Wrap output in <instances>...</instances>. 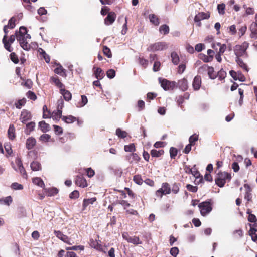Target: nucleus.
Instances as JSON below:
<instances>
[{"label": "nucleus", "instance_id": "1", "mask_svg": "<svg viewBox=\"0 0 257 257\" xmlns=\"http://www.w3.org/2000/svg\"><path fill=\"white\" fill-rule=\"evenodd\" d=\"M27 33V28L24 26H21L19 31H16L15 36L17 40L19 42L21 47L25 50L28 51L30 49V45L26 41L25 34Z\"/></svg>", "mask_w": 257, "mask_h": 257}, {"label": "nucleus", "instance_id": "2", "mask_svg": "<svg viewBox=\"0 0 257 257\" xmlns=\"http://www.w3.org/2000/svg\"><path fill=\"white\" fill-rule=\"evenodd\" d=\"M231 174L225 172L219 171L217 174V177L215 179L216 184L219 187H223L226 183V180H230Z\"/></svg>", "mask_w": 257, "mask_h": 257}, {"label": "nucleus", "instance_id": "3", "mask_svg": "<svg viewBox=\"0 0 257 257\" xmlns=\"http://www.w3.org/2000/svg\"><path fill=\"white\" fill-rule=\"evenodd\" d=\"M249 44L244 42L241 45H236L233 48V51L236 58H240L246 54V50L248 47Z\"/></svg>", "mask_w": 257, "mask_h": 257}, {"label": "nucleus", "instance_id": "4", "mask_svg": "<svg viewBox=\"0 0 257 257\" xmlns=\"http://www.w3.org/2000/svg\"><path fill=\"white\" fill-rule=\"evenodd\" d=\"M158 80L161 86L165 91L173 90L177 87V83L175 81H169L166 79L162 78L161 77H159Z\"/></svg>", "mask_w": 257, "mask_h": 257}, {"label": "nucleus", "instance_id": "5", "mask_svg": "<svg viewBox=\"0 0 257 257\" xmlns=\"http://www.w3.org/2000/svg\"><path fill=\"white\" fill-rule=\"evenodd\" d=\"M198 207L200 209V213L202 216H205L210 212L212 209L210 202L204 201L198 205Z\"/></svg>", "mask_w": 257, "mask_h": 257}, {"label": "nucleus", "instance_id": "6", "mask_svg": "<svg viewBox=\"0 0 257 257\" xmlns=\"http://www.w3.org/2000/svg\"><path fill=\"white\" fill-rule=\"evenodd\" d=\"M167 48V45L165 42H158L151 45L148 50L152 51H161L166 49Z\"/></svg>", "mask_w": 257, "mask_h": 257}, {"label": "nucleus", "instance_id": "7", "mask_svg": "<svg viewBox=\"0 0 257 257\" xmlns=\"http://www.w3.org/2000/svg\"><path fill=\"white\" fill-rule=\"evenodd\" d=\"M229 74L234 80H238L240 82H244L245 81L244 76L242 74L241 72H235L234 70H230Z\"/></svg>", "mask_w": 257, "mask_h": 257}, {"label": "nucleus", "instance_id": "8", "mask_svg": "<svg viewBox=\"0 0 257 257\" xmlns=\"http://www.w3.org/2000/svg\"><path fill=\"white\" fill-rule=\"evenodd\" d=\"M210 17V14L209 13L200 12L198 13L194 17V21L198 22V25L200 26L201 23L200 21L201 20L207 19Z\"/></svg>", "mask_w": 257, "mask_h": 257}, {"label": "nucleus", "instance_id": "9", "mask_svg": "<svg viewBox=\"0 0 257 257\" xmlns=\"http://www.w3.org/2000/svg\"><path fill=\"white\" fill-rule=\"evenodd\" d=\"M32 118L31 113L27 110L23 109L21 114L20 120L23 123H25Z\"/></svg>", "mask_w": 257, "mask_h": 257}, {"label": "nucleus", "instance_id": "10", "mask_svg": "<svg viewBox=\"0 0 257 257\" xmlns=\"http://www.w3.org/2000/svg\"><path fill=\"white\" fill-rule=\"evenodd\" d=\"M115 19V13L113 12H109L104 19V23L106 25H111L114 22Z\"/></svg>", "mask_w": 257, "mask_h": 257}, {"label": "nucleus", "instance_id": "11", "mask_svg": "<svg viewBox=\"0 0 257 257\" xmlns=\"http://www.w3.org/2000/svg\"><path fill=\"white\" fill-rule=\"evenodd\" d=\"M93 70L95 78L98 80H101L104 77V72L100 68L94 66Z\"/></svg>", "mask_w": 257, "mask_h": 257}, {"label": "nucleus", "instance_id": "12", "mask_svg": "<svg viewBox=\"0 0 257 257\" xmlns=\"http://www.w3.org/2000/svg\"><path fill=\"white\" fill-rule=\"evenodd\" d=\"M75 182V184L79 187L84 188L87 186L86 180L81 176H77Z\"/></svg>", "mask_w": 257, "mask_h": 257}, {"label": "nucleus", "instance_id": "13", "mask_svg": "<svg viewBox=\"0 0 257 257\" xmlns=\"http://www.w3.org/2000/svg\"><path fill=\"white\" fill-rule=\"evenodd\" d=\"M201 85V78L200 76L197 75L193 79L192 86L194 90H198Z\"/></svg>", "mask_w": 257, "mask_h": 257}, {"label": "nucleus", "instance_id": "14", "mask_svg": "<svg viewBox=\"0 0 257 257\" xmlns=\"http://www.w3.org/2000/svg\"><path fill=\"white\" fill-rule=\"evenodd\" d=\"M188 82L185 78L180 80L178 83H177V87L183 91L186 90L188 89Z\"/></svg>", "mask_w": 257, "mask_h": 257}, {"label": "nucleus", "instance_id": "15", "mask_svg": "<svg viewBox=\"0 0 257 257\" xmlns=\"http://www.w3.org/2000/svg\"><path fill=\"white\" fill-rule=\"evenodd\" d=\"M16 163L18 166V167L19 168V170L20 173L23 175V176L24 178H26L27 175L26 172V170L23 167L22 162L20 159H17L16 160Z\"/></svg>", "mask_w": 257, "mask_h": 257}, {"label": "nucleus", "instance_id": "16", "mask_svg": "<svg viewBox=\"0 0 257 257\" xmlns=\"http://www.w3.org/2000/svg\"><path fill=\"white\" fill-rule=\"evenodd\" d=\"M36 143V139L31 137L28 138L26 142V147L28 150H31L34 148Z\"/></svg>", "mask_w": 257, "mask_h": 257}, {"label": "nucleus", "instance_id": "17", "mask_svg": "<svg viewBox=\"0 0 257 257\" xmlns=\"http://www.w3.org/2000/svg\"><path fill=\"white\" fill-rule=\"evenodd\" d=\"M54 234L58 238L62 240L63 242L68 243L69 238L67 236L63 234L62 232L60 231H55Z\"/></svg>", "mask_w": 257, "mask_h": 257}, {"label": "nucleus", "instance_id": "18", "mask_svg": "<svg viewBox=\"0 0 257 257\" xmlns=\"http://www.w3.org/2000/svg\"><path fill=\"white\" fill-rule=\"evenodd\" d=\"M250 37L252 38L257 39V24L253 22L250 26Z\"/></svg>", "mask_w": 257, "mask_h": 257}, {"label": "nucleus", "instance_id": "19", "mask_svg": "<svg viewBox=\"0 0 257 257\" xmlns=\"http://www.w3.org/2000/svg\"><path fill=\"white\" fill-rule=\"evenodd\" d=\"M96 201V198L95 197L84 199L83 201V210H84L89 205L93 204Z\"/></svg>", "mask_w": 257, "mask_h": 257}, {"label": "nucleus", "instance_id": "20", "mask_svg": "<svg viewBox=\"0 0 257 257\" xmlns=\"http://www.w3.org/2000/svg\"><path fill=\"white\" fill-rule=\"evenodd\" d=\"M60 92L66 101H69L71 99L72 95L68 90L62 88L60 89Z\"/></svg>", "mask_w": 257, "mask_h": 257}, {"label": "nucleus", "instance_id": "21", "mask_svg": "<svg viewBox=\"0 0 257 257\" xmlns=\"http://www.w3.org/2000/svg\"><path fill=\"white\" fill-rule=\"evenodd\" d=\"M64 107V100L60 98L58 100L57 102V113L59 115V116H61V114H62V109Z\"/></svg>", "mask_w": 257, "mask_h": 257}, {"label": "nucleus", "instance_id": "22", "mask_svg": "<svg viewBox=\"0 0 257 257\" xmlns=\"http://www.w3.org/2000/svg\"><path fill=\"white\" fill-rule=\"evenodd\" d=\"M15 129L13 124H10L8 130V135L9 138L13 140L15 138Z\"/></svg>", "mask_w": 257, "mask_h": 257}, {"label": "nucleus", "instance_id": "23", "mask_svg": "<svg viewBox=\"0 0 257 257\" xmlns=\"http://www.w3.org/2000/svg\"><path fill=\"white\" fill-rule=\"evenodd\" d=\"M31 169L34 171H39L41 170V164L36 161H33L30 164Z\"/></svg>", "mask_w": 257, "mask_h": 257}, {"label": "nucleus", "instance_id": "24", "mask_svg": "<svg viewBox=\"0 0 257 257\" xmlns=\"http://www.w3.org/2000/svg\"><path fill=\"white\" fill-rule=\"evenodd\" d=\"M171 58L172 62L175 65H177L179 64L180 61V58L177 54V53L175 52H173L171 54Z\"/></svg>", "mask_w": 257, "mask_h": 257}, {"label": "nucleus", "instance_id": "25", "mask_svg": "<svg viewBox=\"0 0 257 257\" xmlns=\"http://www.w3.org/2000/svg\"><path fill=\"white\" fill-rule=\"evenodd\" d=\"M77 118L72 115L63 116L62 117V120L66 123H71L76 121Z\"/></svg>", "mask_w": 257, "mask_h": 257}, {"label": "nucleus", "instance_id": "26", "mask_svg": "<svg viewBox=\"0 0 257 257\" xmlns=\"http://www.w3.org/2000/svg\"><path fill=\"white\" fill-rule=\"evenodd\" d=\"M39 126L40 127L41 131L44 133L47 132L50 130L49 124L46 123L44 121H40L39 123Z\"/></svg>", "mask_w": 257, "mask_h": 257}, {"label": "nucleus", "instance_id": "27", "mask_svg": "<svg viewBox=\"0 0 257 257\" xmlns=\"http://www.w3.org/2000/svg\"><path fill=\"white\" fill-rule=\"evenodd\" d=\"M127 242L135 245L141 244L142 243L139 237L137 236H131L130 238H128Z\"/></svg>", "mask_w": 257, "mask_h": 257}, {"label": "nucleus", "instance_id": "28", "mask_svg": "<svg viewBox=\"0 0 257 257\" xmlns=\"http://www.w3.org/2000/svg\"><path fill=\"white\" fill-rule=\"evenodd\" d=\"M199 58L204 62L207 63L212 61L213 55L207 56L205 54L201 53L199 54Z\"/></svg>", "mask_w": 257, "mask_h": 257}, {"label": "nucleus", "instance_id": "29", "mask_svg": "<svg viewBox=\"0 0 257 257\" xmlns=\"http://www.w3.org/2000/svg\"><path fill=\"white\" fill-rule=\"evenodd\" d=\"M235 61L237 63V64L242 68H243L244 70H245L246 72H248L249 71V69L247 67V65L244 63L243 60L240 59V58H236Z\"/></svg>", "mask_w": 257, "mask_h": 257}, {"label": "nucleus", "instance_id": "30", "mask_svg": "<svg viewBox=\"0 0 257 257\" xmlns=\"http://www.w3.org/2000/svg\"><path fill=\"white\" fill-rule=\"evenodd\" d=\"M164 153L163 150H156L155 149H152L151 151L150 154L152 157H159L162 155Z\"/></svg>", "mask_w": 257, "mask_h": 257}, {"label": "nucleus", "instance_id": "31", "mask_svg": "<svg viewBox=\"0 0 257 257\" xmlns=\"http://www.w3.org/2000/svg\"><path fill=\"white\" fill-rule=\"evenodd\" d=\"M13 199L11 196H7L5 198H3L0 199V204H5L8 206H9L10 204L12 202Z\"/></svg>", "mask_w": 257, "mask_h": 257}, {"label": "nucleus", "instance_id": "32", "mask_svg": "<svg viewBox=\"0 0 257 257\" xmlns=\"http://www.w3.org/2000/svg\"><path fill=\"white\" fill-rule=\"evenodd\" d=\"M3 43L4 44V48L9 52H11L13 51V49L11 46V44L9 43L6 39V36H4L3 40Z\"/></svg>", "mask_w": 257, "mask_h": 257}, {"label": "nucleus", "instance_id": "33", "mask_svg": "<svg viewBox=\"0 0 257 257\" xmlns=\"http://www.w3.org/2000/svg\"><path fill=\"white\" fill-rule=\"evenodd\" d=\"M150 21L156 26H158L159 24V20L158 18L155 14H150L149 16Z\"/></svg>", "mask_w": 257, "mask_h": 257}, {"label": "nucleus", "instance_id": "34", "mask_svg": "<svg viewBox=\"0 0 257 257\" xmlns=\"http://www.w3.org/2000/svg\"><path fill=\"white\" fill-rule=\"evenodd\" d=\"M169 26L166 24H164L160 27L159 32L164 35H166L169 33Z\"/></svg>", "mask_w": 257, "mask_h": 257}, {"label": "nucleus", "instance_id": "35", "mask_svg": "<svg viewBox=\"0 0 257 257\" xmlns=\"http://www.w3.org/2000/svg\"><path fill=\"white\" fill-rule=\"evenodd\" d=\"M52 81L60 89H62L64 86V85L61 82L58 77H52L51 78Z\"/></svg>", "mask_w": 257, "mask_h": 257}, {"label": "nucleus", "instance_id": "36", "mask_svg": "<svg viewBox=\"0 0 257 257\" xmlns=\"http://www.w3.org/2000/svg\"><path fill=\"white\" fill-rule=\"evenodd\" d=\"M162 187L163 188L164 191L165 192V195L169 194L171 192V188L170 185L168 183H163Z\"/></svg>", "mask_w": 257, "mask_h": 257}, {"label": "nucleus", "instance_id": "37", "mask_svg": "<svg viewBox=\"0 0 257 257\" xmlns=\"http://www.w3.org/2000/svg\"><path fill=\"white\" fill-rule=\"evenodd\" d=\"M33 183L41 187L45 186L43 181L39 177L34 178L33 179Z\"/></svg>", "mask_w": 257, "mask_h": 257}, {"label": "nucleus", "instance_id": "38", "mask_svg": "<svg viewBox=\"0 0 257 257\" xmlns=\"http://www.w3.org/2000/svg\"><path fill=\"white\" fill-rule=\"evenodd\" d=\"M26 102V99L23 98L16 101L15 103V105L17 109H21L23 106H24Z\"/></svg>", "mask_w": 257, "mask_h": 257}, {"label": "nucleus", "instance_id": "39", "mask_svg": "<svg viewBox=\"0 0 257 257\" xmlns=\"http://www.w3.org/2000/svg\"><path fill=\"white\" fill-rule=\"evenodd\" d=\"M208 74L209 77L211 79H214L217 77V75L215 74H214V68L211 66H208Z\"/></svg>", "mask_w": 257, "mask_h": 257}, {"label": "nucleus", "instance_id": "40", "mask_svg": "<svg viewBox=\"0 0 257 257\" xmlns=\"http://www.w3.org/2000/svg\"><path fill=\"white\" fill-rule=\"evenodd\" d=\"M193 175L196 179L199 178V182L202 183L204 181V179L202 176L200 175L199 172L197 170H193L192 173H191Z\"/></svg>", "mask_w": 257, "mask_h": 257}, {"label": "nucleus", "instance_id": "41", "mask_svg": "<svg viewBox=\"0 0 257 257\" xmlns=\"http://www.w3.org/2000/svg\"><path fill=\"white\" fill-rule=\"evenodd\" d=\"M117 204L122 205L124 209L130 206V204L127 201L124 200H117L115 202L113 203V205Z\"/></svg>", "mask_w": 257, "mask_h": 257}, {"label": "nucleus", "instance_id": "42", "mask_svg": "<svg viewBox=\"0 0 257 257\" xmlns=\"http://www.w3.org/2000/svg\"><path fill=\"white\" fill-rule=\"evenodd\" d=\"M180 186H181L180 183H174L172 185L171 191H172V192L174 194H177L179 191Z\"/></svg>", "mask_w": 257, "mask_h": 257}, {"label": "nucleus", "instance_id": "43", "mask_svg": "<svg viewBox=\"0 0 257 257\" xmlns=\"http://www.w3.org/2000/svg\"><path fill=\"white\" fill-rule=\"evenodd\" d=\"M116 134L120 138H124L127 136V133L125 131H122L119 128L116 129Z\"/></svg>", "mask_w": 257, "mask_h": 257}, {"label": "nucleus", "instance_id": "44", "mask_svg": "<svg viewBox=\"0 0 257 257\" xmlns=\"http://www.w3.org/2000/svg\"><path fill=\"white\" fill-rule=\"evenodd\" d=\"M35 126V123L34 122H29L26 124V127L27 129L26 133L29 134L31 132L34 130Z\"/></svg>", "mask_w": 257, "mask_h": 257}, {"label": "nucleus", "instance_id": "45", "mask_svg": "<svg viewBox=\"0 0 257 257\" xmlns=\"http://www.w3.org/2000/svg\"><path fill=\"white\" fill-rule=\"evenodd\" d=\"M58 193V189L56 188L53 187L49 188L47 191V195L48 196H54Z\"/></svg>", "mask_w": 257, "mask_h": 257}, {"label": "nucleus", "instance_id": "46", "mask_svg": "<svg viewBox=\"0 0 257 257\" xmlns=\"http://www.w3.org/2000/svg\"><path fill=\"white\" fill-rule=\"evenodd\" d=\"M225 5L221 3L217 5V10L220 15H223L225 13Z\"/></svg>", "mask_w": 257, "mask_h": 257}, {"label": "nucleus", "instance_id": "47", "mask_svg": "<svg viewBox=\"0 0 257 257\" xmlns=\"http://www.w3.org/2000/svg\"><path fill=\"white\" fill-rule=\"evenodd\" d=\"M88 102V100L87 97L84 95H81V101L79 103V105H77V107H83L85 106Z\"/></svg>", "mask_w": 257, "mask_h": 257}, {"label": "nucleus", "instance_id": "48", "mask_svg": "<svg viewBox=\"0 0 257 257\" xmlns=\"http://www.w3.org/2000/svg\"><path fill=\"white\" fill-rule=\"evenodd\" d=\"M198 140V135L194 134L191 135L189 138V143L192 145L195 144L196 141Z\"/></svg>", "mask_w": 257, "mask_h": 257}, {"label": "nucleus", "instance_id": "49", "mask_svg": "<svg viewBox=\"0 0 257 257\" xmlns=\"http://www.w3.org/2000/svg\"><path fill=\"white\" fill-rule=\"evenodd\" d=\"M103 51L104 54L108 58L112 57V54L110 49L106 46H103Z\"/></svg>", "mask_w": 257, "mask_h": 257}, {"label": "nucleus", "instance_id": "50", "mask_svg": "<svg viewBox=\"0 0 257 257\" xmlns=\"http://www.w3.org/2000/svg\"><path fill=\"white\" fill-rule=\"evenodd\" d=\"M10 57L11 61L15 64H17L19 63V60L18 57L15 53L12 52L10 55Z\"/></svg>", "mask_w": 257, "mask_h": 257}, {"label": "nucleus", "instance_id": "51", "mask_svg": "<svg viewBox=\"0 0 257 257\" xmlns=\"http://www.w3.org/2000/svg\"><path fill=\"white\" fill-rule=\"evenodd\" d=\"M115 71L113 69H110L106 72V75L109 79H112L115 76Z\"/></svg>", "mask_w": 257, "mask_h": 257}, {"label": "nucleus", "instance_id": "52", "mask_svg": "<svg viewBox=\"0 0 257 257\" xmlns=\"http://www.w3.org/2000/svg\"><path fill=\"white\" fill-rule=\"evenodd\" d=\"M178 153V150L174 147H171L170 149V154L171 159H174L177 156Z\"/></svg>", "mask_w": 257, "mask_h": 257}, {"label": "nucleus", "instance_id": "53", "mask_svg": "<svg viewBox=\"0 0 257 257\" xmlns=\"http://www.w3.org/2000/svg\"><path fill=\"white\" fill-rule=\"evenodd\" d=\"M134 181L138 185H141L143 183V179L141 176L140 175H136L134 176Z\"/></svg>", "mask_w": 257, "mask_h": 257}, {"label": "nucleus", "instance_id": "54", "mask_svg": "<svg viewBox=\"0 0 257 257\" xmlns=\"http://www.w3.org/2000/svg\"><path fill=\"white\" fill-rule=\"evenodd\" d=\"M124 150L125 152H132L135 150V146L134 144H131L128 145L124 146Z\"/></svg>", "mask_w": 257, "mask_h": 257}, {"label": "nucleus", "instance_id": "55", "mask_svg": "<svg viewBox=\"0 0 257 257\" xmlns=\"http://www.w3.org/2000/svg\"><path fill=\"white\" fill-rule=\"evenodd\" d=\"M79 192L77 190H74L69 194V198L71 199H75L79 197Z\"/></svg>", "mask_w": 257, "mask_h": 257}, {"label": "nucleus", "instance_id": "56", "mask_svg": "<svg viewBox=\"0 0 257 257\" xmlns=\"http://www.w3.org/2000/svg\"><path fill=\"white\" fill-rule=\"evenodd\" d=\"M7 27L10 29H13L15 27V19L14 17H12L8 21V24L7 25Z\"/></svg>", "mask_w": 257, "mask_h": 257}, {"label": "nucleus", "instance_id": "57", "mask_svg": "<svg viewBox=\"0 0 257 257\" xmlns=\"http://www.w3.org/2000/svg\"><path fill=\"white\" fill-rule=\"evenodd\" d=\"M217 76L219 78V79L221 80L226 77V73L225 71L221 69L219 71H218Z\"/></svg>", "mask_w": 257, "mask_h": 257}, {"label": "nucleus", "instance_id": "58", "mask_svg": "<svg viewBox=\"0 0 257 257\" xmlns=\"http://www.w3.org/2000/svg\"><path fill=\"white\" fill-rule=\"evenodd\" d=\"M85 170L89 178L92 177L95 174L94 171L90 167L85 169Z\"/></svg>", "mask_w": 257, "mask_h": 257}, {"label": "nucleus", "instance_id": "59", "mask_svg": "<svg viewBox=\"0 0 257 257\" xmlns=\"http://www.w3.org/2000/svg\"><path fill=\"white\" fill-rule=\"evenodd\" d=\"M186 188L189 191L193 193L196 192L198 190V187L197 186H194L191 184H187L186 185Z\"/></svg>", "mask_w": 257, "mask_h": 257}, {"label": "nucleus", "instance_id": "60", "mask_svg": "<svg viewBox=\"0 0 257 257\" xmlns=\"http://www.w3.org/2000/svg\"><path fill=\"white\" fill-rule=\"evenodd\" d=\"M11 188L14 190H22L23 187L22 185L15 182L12 184Z\"/></svg>", "mask_w": 257, "mask_h": 257}, {"label": "nucleus", "instance_id": "61", "mask_svg": "<svg viewBox=\"0 0 257 257\" xmlns=\"http://www.w3.org/2000/svg\"><path fill=\"white\" fill-rule=\"evenodd\" d=\"M205 49V45L202 43H198L195 46V49L196 51L200 52Z\"/></svg>", "mask_w": 257, "mask_h": 257}, {"label": "nucleus", "instance_id": "62", "mask_svg": "<svg viewBox=\"0 0 257 257\" xmlns=\"http://www.w3.org/2000/svg\"><path fill=\"white\" fill-rule=\"evenodd\" d=\"M4 147L7 153L10 156L13 153L11 145L10 144H5Z\"/></svg>", "mask_w": 257, "mask_h": 257}, {"label": "nucleus", "instance_id": "63", "mask_svg": "<svg viewBox=\"0 0 257 257\" xmlns=\"http://www.w3.org/2000/svg\"><path fill=\"white\" fill-rule=\"evenodd\" d=\"M27 96L28 98L29 99L32 100H35L37 99V96L36 94L31 91H29L27 93Z\"/></svg>", "mask_w": 257, "mask_h": 257}, {"label": "nucleus", "instance_id": "64", "mask_svg": "<svg viewBox=\"0 0 257 257\" xmlns=\"http://www.w3.org/2000/svg\"><path fill=\"white\" fill-rule=\"evenodd\" d=\"M249 225L250 226V228L249 231L251 232V233L252 234V232L255 233L257 232V223L255 222L253 225L251 224H249Z\"/></svg>", "mask_w": 257, "mask_h": 257}]
</instances>
